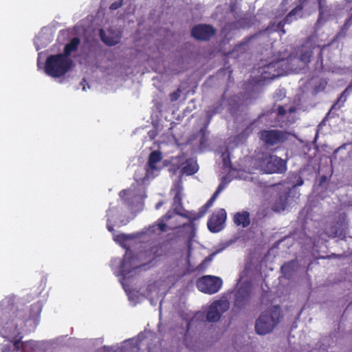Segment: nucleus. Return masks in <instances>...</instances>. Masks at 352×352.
Segmentation results:
<instances>
[{"instance_id":"nucleus-7","label":"nucleus","mask_w":352,"mask_h":352,"mask_svg":"<svg viewBox=\"0 0 352 352\" xmlns=\"http://www.w3.org/2000/svg\"><path fill=\"white\" fill-rule=\"evenodd\" d=\"M171 166L170 160L162 162V155H149L147 164L145 168V175L143 178H138L136 174L135 179L144 182L146 179L153 178L165 166Z\"/></svg>"},{"instance_id":"nucleus-2","label":"nucleus","mask_w":352,"mask_h":352,"mask_svg":"<svg viewBox=\"0 0 352 352\" xmlns=\"http://www.w3.org/2000/svg\"><path fill=\"white\" fill-rule=\"evenodd\" d=\"M283 317L279 305L272 306L257 318L255 322V331L258 335H265L273 331Z\"/></svg>"},{"instance_id":"nucleus-46","label":"nucleus","mask_w":352,"mask_h":352,"mask_svg":"<svg viewBox=\"0 0 352 352\" xmlns=\"http://www.w3.org/2000/svg\"><path fill=\"white\" fill-rule=\"evenodd\" d=\"M327 179V176L322 175L320 177L319 185H322Z\"/></svg>"},{"instance_id":"nucleus-12","label":"nucleus","mask_w":352,"mask_h":352,"mask_svg":"<svg viewBox=\"0 0 352 352\" xmlns=\"http://www.w3.org/2000/svg\"><path fill=\"white\" fill-rule=\"evenodd\" d=\"M215 34V28L207 24L197 25L191 30L192 36L198 41H209Z\"/></svg>"},{"instance_id":"nucleus-26","label":"nucleus","mask_w":352,"mask_h":352,"mask_svg":"<svg viewBox=\"0 0 352 352\" xmlns=\"http://www.w3.org/2000/svg\"><path fill=\"white\" fill-rule=\"evenodd\" d=\"M305 171V168H300L298 173H293L289 175V179L292 183H294V188L300 186L304 184L302 175H304Z\"/></svg>"},{"instance_id":"nucleus-5","label":"nucleus","mask_w":352,"mask_h":352,"mask_svg":"<svg viewBox=\"0 0 352 352\" xmlns=\"http://www.w3.org/2000/svg\"><path fill=\"white\" fill-rule=\"evenodd\" d=\"M289 133L278 129H263L258 133V137L266 148L279 147L288 140Z\"/></svg>"},{"instance_id":"nucleus-47","label":"nucleus","mask_w":352,"mask_h":352,"mask_svg":"<svg viewBox=\"0 0 352 352\" xmlns=\"http://www.w3.org/2000/svg\"><path fill=\"white\" fill-rule=\"evenodd\" d=\"M230 182V180L228 179L226 176L223 177L222 180L221 182H223V185L225 187V186Z\"/></svg>"},{"instance_id":"nucleus-25","label":"nucleus","mask_w":352,"mask_h":352,"mask_svg":"<svg viewBox=\"0 0 352 352\" xmlns=\"http://www.w3.org/2000/svg\"><path fill=\"white\" fill-rule=\"evenodd\" d=\"M40 348L38 342L29 340L21 342L20 341V349L22 352H35L38 351Z\"/></svg>"},{"instance_id":"nucleus-18","label":"nucleus","mask_w":352,"mask_h":352,"mask_svg":"<svg viewBox=\"0 0 352 352\" xmlns=\"http://www.w3.org/2000/svg\"><path fill=\"white\" fill-rule=\"evenodd\" d=\"M195 225L192 222L184 223L179 228V232L183 238L186 239L188 241H191L195 236Z\"/></svg>"},{"instance_id":"nucleus-42","label":"nucleus","mask_w":352,"mask_h":352,"mask_svg":"<svg viewBox=\"0 0 352 352\" xmlns=\"http://www.w3.org/2000/svg\"><path fill=\"white\" fill-rule=\"evenodd\" d=\"M130 194V190H126V189H124V190H122L120 191V197H124L126 195H129Z\"/></svg>"},{"instance_id":"nucleus-20","label":"nucleus","mask_w":352,"mask_h":352,"mask_svg":"<svg viewBox=\"0 0 352 352\" xmlns=\"http://www.w3.org/2000/svg\"><path fill=\"white\" fill-rule=\"evenodd\" d=\"M234 223L243 228H247L250 224V213L248 211L236 212L233 217Z\"/></svg>"},{"instance_id":"nucleus-39","label":"nucleus","mask_w":352,"mask_h":352,"mask_svg":"<svg viewBox=\"0 0 352 352\" xmlns=\"http://www.w3.org/2000/svg\"><path fill=\"white\" fill-rule=\"evenodd\" d=\"M291 268V263H285L281 266V271L283 273L286 274L289 272V270Z\"/></svg>"},{"instance_id":"nucleus-8","label":"nucleus","mask_w":352,"mask_h":352,"mask_svg":"<svg viewBox=\"0 0 352 352\" xmlns=\"http://www.w3.org/2000/svg\"><path fill=\"white\" fill-rule=\"evenodd\" d=\"M223 280L220 277L205 275L198 278L196 283L197 289L207 294H214L217 293L221 288Z\"/></svg>"},{"instance_id":"nucleus-6","label":"nucleus","mask_w":352,"mask_h":352,"mask_svg":"<svg viewBox=\"0 0 352 352\" xmlns=\"http://www.w3.org/2000/svg\"><path fill=\"white\" fill-rule=\"evenodd\" d=\"M223 166L222 168L225 172L230 173L231 170L237 172H252L254 166L252 164L255 160L254 155H243L242 158H240V162L234 164L232 162L233 158H235V155H222Z\"/></svg>"},{"instance_id":"nucleus-10","label":"nucleus","mask_w":352,"mask_h":352,"mask_svg":"<svg viewBox=\"0 0 352 352\" xmlns=\"http://www.w3.org/2000/svg\"><path fill=\"white\" fill-rule=\"evenodd\" d=\"M229 305L228 300H214L203 315H205L206 321L216 322L220 320L222 314L229 309Z\"/></svg>"},{"instance_id":"nucleus-36","label":"nucleus","mask_w":352,"mask_h":352,"mask_svg":"<svg viewBox=\"0 0 352 352\" xmlns=\"http://www.w3.org/2000/svg\"><path fill=\"white\" fill-rule=\"evenodd\" d=\"M318 9H319V15H318V22H320V20H322V16H323V8H322V0H318Z\"/></svg>"},{"instance_id":"nucleus-30","label":"nucleus","mask_w":352,"mask_h":352,"mask_svg":"<svg viewBox=\"0 0 352 352\" xmlns=\"http://www.w3.org/2000/svg\"><path fill=\"white\" fill-rule=\"evenodd\" d=\"M42 311V305L40 302L32 304L30 307V317L33 319L37 318Z\"/></svg>"},{"instance_id":"nucleus-19","label":"nucleus","mask_w":352,"mask_h":352,"mask_svg":"<svg viewBox=\"0 0 352 352\" xmlns=\"http://www.w3.org/2000/svg\"><path fill=\"white\" fill-rule=\"evenodd\" d=\"M174 210L176 214H177L178 215H179L182 217L189 219L190 222H192V223H194L193 222L194 221H196V220L201 218L202 217H204L207 212V211L204 210V206H201L199 208L198 212H189V211H186V212H182V210H177V208H175Z\"/></svg>"},{"instance_id":"nucleus-51","label":"nucleus","mask_w":352,"mask_h":352,"mask_svg":"<svg viewBox=\"0 0 352 352\" xmlns=\"http://www.w3.org/2000/svg\"><path fill=\"white\" fill-rule=\"evenodd\" d=\"M342 256L341 254H331L330 256H329V258H340Z\"/></svg>"},{"instance_id":"nucleus-35","label":"nucleus","mask_w":352,"mask_h":352,"mask_svg":"<svg viewBox=\"0 0 352 352\" xmlns=\"http://www.w3.org/2000/svg\"><path fill=\"white\" fill-rule=\"evenodd\" d=\"M13 350L12 352H22V351L20 349V339L17 338L13 344Z\"/></svg>"},{"instance_id":"nucleus-22","label":"nucleus","mask_w":352,"mask_h":352,"mask_svg":"<svg viewBox=\"0 0 352 352\" xmlns=\"http://www.w3.org/2000/svg\"><path fill=\"white\" fill-rule=\"evenodd\" d=\"M99 34L101 41L107 45L113 46L120 42V38L118 36L113 35L111 32L107 34L102 29L100 30Z\"/></svg>"},{"instance_id":"nucleus-11","label":"nucleus","mask_w":352,"mask_h":352,"mask_svg":"<svg viewBox=\"0 0 352 352\" xmlns=\"http://www.w3.org/2000/svg\"><path fill=\"white\" fill-rule=\"evenodd\" d=\"M317 47L315 38L312 36L307 38L298 50V57L301 62L308 64L311 61L314 50Z\"/></svg>"},{"instance_id":"nucleus-48","label":"nucleus","mask_w":352,"mask_h":352,"mask_svg":"<svg viewBox=\"0 0 352 352\" xmlns=\"http://www.w3.org/2000/svg\"><path fill=\"white\" fill-rule=\"evenodd\" d=\"M351 23H352V19L350 18L345 21V23L344 24V27L346 28H348L351 25Z\"/></svg>"},{"instance_id":"nucleus-33","label":"nucleus","mask_w":352,"mask_h":352,"mask_svg":"<svg viewBox=\"0 0 352 352\" xmlns=\"http://www.w3.org/2000/svg\"><path fill=\"white\" fill-rule=\"evenodd\" d=\"M285 24H284V22H282L280 21L277 25H276V31L279 32L280 33V35L285 34L286 33V31L284 28Z\"/></svg>"},{"instance_id":"nucleus-32","label":"nucleus","mask_w":352,"mask_h":352,"mask_svg":"<svg viewBox=\"0 0 352 352\" xmlns=\"http://www.w3.org/2000/svg\"><path fill=\"white\" fill-rule=\"evenodd\" d=\"M122 5L123 0H118L110 5L109 9L111 10H116L120 8Z\"/></svg>"},{"instance_id":"nucleus-28","label":"nucleus","mask_w":352,"mask_h":352,"mask_svg":"<svg viewBox=\"0 0 352 352\" xmlns=\"http://www.w3.org/2000/svg\"><path fill=\"white\" fill-rule=\"evenodd\" d=\"M224 188V186L223 185V182H221V184L217 187L216 191L213 193L212 197L208 200V201L203 206H204V210L208 211V210L213 205V203L217 198L219 193L223 190Z\"/></svg>"},{"instance_id":"nucleus-53","label":"nucleus","mask_w":352,"mask_h":352,"mask_svg":"<svg viewBox=\"0 0 352 352\" xmlns=\"http://www.w3.org/2000/svg\"><path fill=\"white\" fill-rule=\"evenodd\" d=\"M162 204L161 202L157 203L156 205V208L158 209L162 206Z\"/></svg>"},{"instance_id":"nucleus-34","label":"nucleus","mask_w":352,"mask_h":352,"mask_svg":"<svg viewBox=\"0 0 352 352\" xmlns=\"http://www.w3.org/2000/svg\"><path fill=\"white\" fill-rule=\"evenodd\" d=\"M181 90L180 89H177L175 91L171 93L170 94V98L171 101H176L180 97Z\"/></svg>"},{"instance_id":"nucleus-3","label":"nucleus","mask_w":352,"mask_h":352,"mask_svg":"<svg viewBox=\"0 0 352 352\" xmlns=\"http://www.w3.org/2000/svg\"><path fill=\"white\" fill-rule=\"evenodd\" d=\"M72 60L62 54L50 55L45 61V72L53 78L65 75L71 69Z\"/></svg>"},{"instance_id":"nucleus-49","label":"nucleus","mask_w":352,"mask_h":352,"mask_svg":"<svg viewBox=\"0 0 352 352\" xmlns=\"http://www.w3.org/2000/svg\"><path fill=\"white\" fill-rule=\"evenodd\" d=\"M288 3H289V0H282L280 6L283 9V8L286 7Z\"/></svg>"},{"instance_id":"nucleus-44","label":"nucleus","mask_w":352,"mask_h":352,"mask_svg":"<svg viewBox=\"0 0 352 352\" xmlns=\"http://www.w3.org/2000/svg\"><path fill=\"white\" fill-rule=\"evenodd\" d=\"M236 28V24L235 23H228L225 26V28H228L229 30H232Z\"/></svg>"},{"instance_id":"nucleus-45","label":"nucleus","mask_w":352,"mask_h":352,"mask_svg":"<svg viewBox=\"0 0 352 352\" xmlns=\"http://www.w3.org/2000/svg\"><path fill=\"white\" fill-rule=\"evenodd\" d=\"M278 113L283 116L285 113V109L283 106H279L278 108Z\"/></svg>"},{"instance_id":"nucleus-17","label":"nucleus","mask_w":352,"mask_h":352,"mask_svg":"<svg viewBox=\"0 0 352 352\" xmlns=\"http://www.w3.org/2000/svg\"><path fill=\"white\" fill-rule=\"evenodd\" d=\"M289 197V193L288 192L278 193L271 205V209L275 212L284 211L287 207Z\"/></svg>"},{"instance_id":"nucleus-43","label":"nucleus","mask_w":352,"mask_h":352,"mask_svg":"<svg viewBox=\"0 0 352 352\" xmlns=\"http://www.w3.org/2000/svg\"><path fill=\"white\" fill-rule=\"evenodd\" d=\"M1 352H12L10 351V346L8 344L2 346Z\"/></svg>"},{"instance_id":"nucleus-24","label":"nucleus","mask_w":352,"mask_h":352,"mask_svg":"<svg viewBox=\"0 0 352 352\" xmlns=\"http://www.w3.org/2000/svg\"><path fill=\"white\" fill-rule=\"evenodd\" d=\"M80 40L78 37H74L71 39L69 43H67L64 47L63 54L66 57H69L71 54L76 52L80 45Z\"/></svg>"},{"instance_id":"nucleus-14","label":"nucleus","mask_w":352,"mask_h":352,"mask_svg":"<svg viewBox=\"0 0 352 352\" xmlns=\"http://www.w3.org/2000/svg\"><path fill=\"white\" fill-rule=\"evenodd\" d=\"M172 218V214L170 212L160 218L154 224L150 226L146 230V234L151 236L154 234L159 235L161 232H164L167 230V225L165 223Z\"/></svg>"},{"instance_id":"nucleus-15","label":"nucleus","mask_w":352,"mask_h":352,"mask_svg":"<svg viewBox=\"0 0 352 352\" xmlns=\"http://www.w3.org/2000/svg\"><path fill=\"white\" fill-rule=\"evenodd\" d=\"M0 334L3 338L7 339L13 344L17 338H19L20 341H21L23 338L21 333L19 331L17 326L12 323L10 326L9 323H7L5 327H3L0 330Z\"/></svg>"},{"instance_id":"nucleus-21","label":"nucleus","mask_w":352,"mask_h":352,"mask_svg":"<svg viewBox=\"0 0 352 352\" xmlns=\"http://www.w3.org/2000/svg\"><path fill=\"white\" fill-rule=\"evenodd\" d=\"M307 0H298V4L296 6L293 8L281 20L282 22H284V24L291 23L294 20H296V15L300 11L302 10L304 8V3Z\"/></svg>"},{"instance_id":"nucleus-1","label":"nucleus","mask_w":352,"mask_h":352,"mask_svg":"<svg viewBox=\"0 0 352 352\" xmlns=\"http://www.w3.org/2000/svg\"><path fill=\"white\" fill-rule=\"evenodd\" d=\"M163 254V248L162 244L152 241L144 250L140 254V258H144L148 260L147 263L143 264L138 263V258L128 252L126 253L120 265V274L124 278H129L130 274L135 270L146 267L147 265H153V262Z\"/></svg>"},{"instance_id":"nucleus-27","label":"nucleus","mask_w":352,"mask_h":352,"mask_svg":"<svg viewBox=\"0 0 352 352\" xmlns=\"http://www.w3.org/2000/svg\"><path fill=\"white\" fill-rule=\"evenodd\" d=\"M175 193L173 197V205L175 206V208H177V210H182L183 206H182V187L179 185H178L176 187L175 189Z\"/></svg>"},{"instance_id":"nucleus-38","label":"nucleus","mask_w":352,"mask_h":352,"mask_svg":"<svg viewBox=\"0 0 352 352\" xmlns=\"http://www.w3.org/2000/svg\"><path fill=\"white\" fill-rule=\"evenodd\" d=\"M343 94H344V92L342 94V95L340 96V97L338 99L337 102H336V103H335V104H333L332 105V107H331L330 110H329V111H328V113L326 114V116H325V117H324V120H323L324 121V120H328V119H329V118L330 117V114H331V113L332 110H333V109H335V107H336V104H338V101L340 100V98H341V97H342V96Z\"/></svg>"},{"instance_id":"nucleus-4","label":"nucleus","mask_w":352,"mask_h":352,"mask_svg":"<svg viewBox=\"0 0 352 352\" xmlns=\"http://www.w3.org/2000/svg\"><path fill=\"white\" fill-rule=\"evenodd\" d=\"M186 155H176L170 157L171 166L169 171L175 174L180 170L181 175L191 176L197 173L199 166L196 157L186 158Z\"/></svg>"},{"instance_id":"nucleus-23","label":"nucleus","mask_w":352,"mask_h":352,"mask_svg":"<svg viewBox=\"0 0 352 352\" xmlns=\"http://www.w3.org/2000/svg\"><path fill=\"white\" fill-rule=\"evenodd\" d=\"M256 37V35H251L245 37L242 41L235 45L233 47L232 52L245 53L250 50V42Z\"/></svg>"},{"instance_id":"nucleus-40","label":"nucleus","mask_w":352,"mask_h":352,"mask_svg":"<svg viewBox=\"0 0 352 352\" xmlns=\"http://www.w3.org/2000/svg\"><path fill=\"white\" fill-rule=\"evenodd\" d=\"M157 133L155 130H151L148 132V135L149 136L151 140H154L157 136Z\"/></svg>"},{"instance_id":"nucleus-41","label":"nucleus","mask_w":352,"mask_h":352,"mask_svg":"<svg viewBox=\"0 0 352 352\" xmlns=\"http://www.w3.org/2000/svg\"><path fill=\"white\" fill-rule=\"evenodd\" d=\"M351 143H347V144H343L342 146H339L337 149H336L333 152V154H337V153L341 150L342 148H346V146H351Z\"/></svg>"},{"instance_id":"nucleus-13","label":"nucleus","mask_w":352,"mask_h":352,"mask_svg":"<svg viewBox=\"0 0 352 352\" xmlns=\"http://www.w3.org/2000/svg\"><path fill=\"white\" fill-rule=\"evenodd\" d=\"M226 219V212L223 208H221L211 215L208 221V228L212 232H218L223 228V224Z\"/></svg>"},{"instance_id":"nucleus-16","label":"nucleus","mask_w":352,"mask_h":352,"mask_svg":"<svg viewBox=\"0 0 352 352\" xmlns=\"http://www.w3.org/2000/svg\"><path fill=\"white\" fill-rule=\"evenodd\" d=\"M250 299V291L248 288L240 287L236 292L234 306L236 309L244 308Z\"/></svg>"},{"instance_id":"nucleus-52","label":"nucleus","mask_w":352,"mask_h":352,"mask_svg":"<svg viewBox=\"0 0 352 352\" xmlns=\"http://www.w3.org/2000/svg\"><path fill=\"white\" fill-rule=\"evenodd\" d=\"M274 65L275 63H271L265 68L270 69V67H274Z\"/></svg>"},{"instance_id":"nucleus-50","label":"nucleus","mask_w":352,"mask_h":352,"mask_svg":"<svg viewBox=\"0 0 352 352\" xmlns=\"http://www.w3.org/2000/svg\"><path fill=\"white\" fill-rule=\"evenodd\" d=\"M150 154H155V155L162 154V151L158 148L156 150L151 151Z\"/></svg>"},{"instance_id":"nucleus-37","label":"nucleus","mask_w":352,"mask_h":352,"mask_svg":"<svg viewBox=\"0 0 352 352\" xmlns=\"http://www.w3.org/2000/svg\"><path fill=\"white\" fill-rule=\"evenodd\" d=\"M129 239V237L124 234H121L116 236L115 241H119V242H124Z\"/></svg>"},{"instance_id":"nucleus-31","label":"nucleus","mask_w":352,"mask_h":352,"mask_svg":"<svg viewBox=\"0 0 352 352\" xmlns=\"http://www.w3.org/2000/svg\"><path fill=\"white\" fill-rule=\"evenodd\" d=\"M199 133L201 134V138L199 139V148L202 150L208 147V138L204 129H201Z\"/></svg>"},{"instance_id":"nucleus-9","label":"nucleus","mask_w":352,"mask_h":352,"mask_svg":"<svg viewBox=\"0 0 352 352\" xmlns=\"http://www.w3.org/2000/svg\"><path fill=\"white\" fill-rule=\"evenodd\" d=\"M261 169L266 173H284L287 170V161L278 155H266L261 163Z\"/></svg>"},{"instance_id":"nucleus-29","label":"nucleus","mask_w":352,"mask_h":352,"mask_svg":"<svg viewBox=\"0 0 352 352\" xmlns=\"http://www.w3.org/2000/svg\"><path fill=\"white\" fill-rule=\"evenodd\" d=\"M116 212V208L113 207H110L107 212V228L111 232H113L114 231V226L113 224L112 223V220L114 219Z\"/></svg>"}]
</instances>
